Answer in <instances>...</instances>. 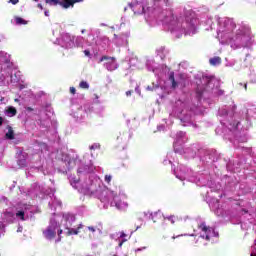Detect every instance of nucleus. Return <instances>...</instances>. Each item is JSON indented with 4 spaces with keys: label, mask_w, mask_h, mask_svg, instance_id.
<instances>
[{
    "label": "nucleus",
    "mask_w": 256,
    "mask_h": 256,
    "mask_svg": "<svg viewBox=\"0 0 256 256\" xmlns=\"http://www.w3.org/2000/svg\"><path fill=\"white\" fill-rule=\"evenodd\" d=\"M6 114H7L9 117H15V115H17V108H16V107H13V106H9V107L6 109Z\"/></svg>",
    "instance_id": "obj_12"
},
{
    "label": "nucleus",
    "mask_w": 256,
    "mask_h": 256,
    "mask_svg": "<svg viewBox=\"0 0 256 256\" xmlns=\"http://www.w3.org/2000/svg\"><path fill=\"white\" fill-rule=\"evenodd\" d=\"M101 149V144L95 143L90 146V151H99Z\"/></svg>",
    "instance_id": "obj_17"
},
{
    "label": "nucleus",
    "mask_w": 256,
    "mask_h": 256,
    "mask_svg": "<svg viewBox=\"0 0 256 256\" xmlns=\"http://www.w3.org/2000/svg\"><path fill=\"white\" fill-rule=\"evenodd\" d=\"M84 171H85L86 173H93V171H95V166H94V165L86 166V167L84 168Z\"/></svg>",
    "instance_id": "obj_19"
},
{
    "label": "nucleus",
    "mask_w": 256,
    "mask_h": 256,
    "mask_svg": "<svg viewBox=\"0 0 256 256\" xmlns=\"http://www.w3.org/2000/svg\"><path fill=\"white\" fill-rule=\"evenodd\" d=\"M95 98H96V99H99V96H97V94H95Z\"/></svg>",
    "instance_id": "obj_41"
},
{
    "label": "nucleus",
    "mask_w": 256,
    "mask_h": 256,
    "mask_svg": "<svg viewBox=\"0 0 256 256\" xmlns=\"http://www.w3.org/2000/svg\"><path fill=\"white\" fill-rule=\"evenodd\" d=\"M42 147H43L44 149H47V144H42Z\"/></svg>",
    "instance_id": "obj_37"
},
{
    "label": "nucleus",
    "mask_w": 256,
    "mask_h": 256,
    "mask_svg": "<svg viewBox=\"0 0 256 256\" xmlns=\"http://www.w3.org/2000/svg\"><path fill=\"white\" fill-rule=\"evenodd\" d=\"M103 61H106L104 63V67L107 69V71H115L119 67L115 57L104 55L100 58V63H103Z\"/></svg>",
    "instance_id": "obj_4"
},
{
    "label": "nucleus",
    "mask_w": 256,
    "mask_h": 256,
    "mask_svg": "<svg viewBox=\"0 0 256 256\" xmlns=\"http://www.w3.org/2000/svg\"><path fill=\"white\" fill-rule=\"evenodd\" d=\"M187 234H181V235H177V236H172V239H179V237H186Z\"/></svg>",
    "instance_id": "obj_25"
},
{
    "label": "nucleus",
    "mask_w": 256,
    "mask_h": 256,
    "mask_svg": "<svg viewBox=\"0 0 256 256\" xmlns=\"http://www.w3.org/2000/svg\"><path fill=\"white\" fill-rule=\"evenodd\" d=\"M115 203V207L116 209H118V211H123V209H125L127 207V204L121 200L114 202Z\"/></svg>",
    "instance_id": "obj_13"
},
{
    "label": "nucleus",
    "mask_w": 256,
    "mask_h": 256,
    "mask_svg": "<svg viewBox=\"0 0 256 256\" xmlns=\"http://www.w3.org/2000/svg\"><path fill=\"white\" fill-rule=\"evenodd\" d=\"M130 8L132 9L134 15H143V13H149V8L145 9V6L141 2H134L130 4Z\"/></svg>",
    "instance_id": "obj_5"
},
{
    "label": "nucleus",
    "mask_w": 256,
    "mask_h": 256,
    "mask_svg": "<svg viewBox=\"0 0 256 256\" xmlns=\"http://www.w3.org/2000/svg\"><path fill=\"white\" fill-rule=\"evenodd\" d=\"M83 1L85 0H45V3L50 7L60 5L63 9H69L70 7H75V3H83Z\"/></svg>",
    "instance_id": "obj_3"
},
{
    "label": "nucleus",
    "mask_w": 256,
    "mask_h": 256,
    "mask_svg": "<svg viewBox=\"0 0 256 256\" xmlns=\"http://www.w3.org/2000/svg\"><path fill=\"white\" fill-rule=\"evenodd\" d=\"M153 223H159V221H163V214L161 212H155L152 214Z\"/></svg>",
    "instance_id": "obj_10"
},
{
    "label": "nucleus",
    "mask_w": 256,
    "mask_h": 256,
    "mask_svg": "<svg viewBox=\"0 0 256 256\" xmlns=\"http://www.w3.org/2000/svg\"><path fill=\"white\" fill-rule=\"evenodd\" d=\"M198 229L202 231V233H204L200 235L202 239H205L206 241H211V227L207 226V223L201 222L200 224H198Z\"/></svg>",
    "instance_id": "obj_6"
},
{
    "label": "nucleus",
    "mask_w": 256,
    "mask_h": 256,
    "mask_svg": "<svg viewBox=\"0 0 256 256\" xmlns=\"http://www.w3.org/2000/svg\"><path fill=\"white\" fill-rule=\"evenodd\" d=\"M165 23H168L169 25H177V16L173 14V11H168V14L164 18Z\"/></svg>",
    "instance_id": "obj_8"
},
{
    "label": "nucleus",
    "mask_w": 256,
    "mask_h": 256,
    "mask_svg": "<svg viewBox=\"0 0 256 256\" xmlns=\"http://www.w3.org/2000/svg\"><path fill=\"white\" fill-rule=\"evenodd\" d=\"M168 221H170V222L172 223V225H173V224H175V222L177 221V217H175V216H170V217H168Z\"/></svg>",
    "instance_id": "obj_21"
},
{
    "label": "nucleus",
    "mask_w": 256,
    "mask_h": 256,
    "mask_svg": "<svg viewBox=\"0 0 256 256\" xmlns=\"http://www.w3.org/2000/svg\"><path fill=\"white\" fill-rule=\"evenodd\" d=\"M213 81H215V76L205 75L196 81V95L199 99L203 97V94L207 91V87H211V83H213Z\"/></svg>",
    "instance_id": "obj_2"
},
{
    "label": "nucleus",
    "mask_w": 256,
    "mask_h": 256,
    "mask_svg": "<svg viewBox=\"0 0 256 256\" xmlns=\"http://www.w3.org/2000/svg\"><path fill=\"white\" fill-rule=\"evenodd\" d=\"M120 237H121V239H123V238L127 237V234H125V232H121Z\"/></svg>",
    "instance_id": "obj_31"
},
{
    "label": "nucleus",
    "mask_w": 256,
    "mask_h": 256,
    "mask_svg": "<svg viewBox=\"0 0 256 256\" xmlns=\"http://www.w3.org/2000/svg\"><path fill=\"white\" fill-rule=\"evenodd\" d=\"M16 217L21 221H25V212L23 210L18 211L16 213Z\"/></svg>",
    "instance_id": "obj_16"
},
{
    "label": "nucleus",
    "mask_w": 256,
    "mask_h": 256,
    "mask_svg": "<svg viewBox=\"0 0 256 256\" xmlns=\"http://www.w3.org/2000/svg\"><path fill=\"white\" fill-rule=\"evenodd\" d=\"M10 2L12 3V5H17V3H19V0H10Z\"/></svg>",
    "instance_id": "obj_30"
},
{
    "label": "nucleus",
    "mask_w": 256,
    "mask_h": 256,
    "mask_svg": "<svg viewBox=\"0 0 256 256\" xmlns=\"http://www.w3.org/2000/svg\"><path fill=\"white\" fill-rule=\"evenodd\" d=\"M5 137L6 139H10V140L15 139V132L13 131V128L11 126H9L8 132L6 133Z\"/></svg>",
    "instance_id": "obj_14"
},
{
    "label": "nucleus",
    "mask_w": 256,
    "mask_h": 256,
    "mask_svg": "<svg viewBox=\"0 0 256 256\" xmlns=\"http://www.w3.org/2000/svg\"><path fill=\"white\" fill-rule=\"evenodd\" d=\"M169 81L171 82V89H176L179 87H181V89H185L187 87V84H185V80L177 82L175 80V72H170L169 74Z\"/></svg>",
    "instance_id": "obj_7"
},
{
    "label": "nucleus",
    "mask_w": 256,
    "mask_h": 256,
    "mask_svg": "<svg viewBox=\"0 0 256 256\" xmlns=\"http://www.w3.org/2000/svg\"><path fill=\"white\" fill-rule=\"evenodd\" d=\"M250 256H256V254H251Z\"/></svg>",
    "instance_id": "obj_42"
},
{
    "label": "nucleus",
    "mask_w": 256,
    "mask_h": 256,
    "mask_svg": "<svg viewBox=\"0 0 256 256\" xmlns=\"http://www.w3.org/2000/svg\"><path fill=\"white\" fill-rule=\"evenodd\" d=\"M44 14L46 17H49V11H45Z\"/></svg>",
    "instance_id": "obj_35"
},
{
    "label": "nucleus",
    "mask_w": 256,
    "mask_h": 256,
    "mask_svg": "<svg viewBox=\"0 0 256 256\" xmlns=\"http://www.w3.org/2000/svg\"><path fill=\"white\" fill-rule=\"evenodd\" d=\"M16 25H27V21L19 16L15 17Z\"/></svg>",
    "instance_id": "obj_15"
},
{
    "label": "nucleus",
    "mask_w": 256,
    "mask_h": 256,
    "mask_svg": "<svg viewBox=\"0 0 256 256\" xmlns=\"http://www.w3.org/2000/svg\"><path fill=\"white\" fill-rule=\"evenodd\" d=\"M244 89L245 91H247V84H244Z\"/></svg>",
    "instance_id": "obj_38"
},
{
    "label": "nucleus",
    "mask_w": 256,
    "mask_h": 256,
    "mask_svg": "<svg viewBox=\"0 0 256 256\" xmlns=\"http://www.w3.org/2000/svg\"><path fill=\"white\" fill-rule=\"evenodd\" d=\"M83 224H79L78 227L75 228H69L67 227V232L65 233L66 237H71V235H79L81 233V229H83Z\"/></svg>",
    "instance_id": "obj_9"
},
{
    "label": "nucleus",
    "mask_w": 256,
    "mask_h": 256,
    "mask_svg": "<svg viewBox=\"0 0 256 256\" xmlns=\"http://www.w3.org/2000/svg\"><path fill=\"white\" fill-rule=\"evenodd\" d=\"M175 153H181V151L177 148V143L174 144Z\"/></svg>",
    "instance_id": "obj_28"
},
{
    "label": "nucleus",
    "mask_w": 256,
    "mask_h": 256,
    "mask_svg": "<svg viewBox=\"0 0 256 256\" xmlns=\"http://www.w3.org/2000/svg\"><path fill=\"white\" fill-rule=\"evenodd\" d=\"M3 125V117L0 116V127Z\"/></svg>",
    "instance_id": "obj_32"
},
{
    "label": "nucleus",
    "mask_w": 256,
    "mask_h": 256,
    "mask_svg": "<svg viewBox=\"0 0 256 256\" xmlns=\"http://www.w3.org/2000/svg\"><path fill=\"white\" fill-rule=\"evenodd\" d=\"M82 33H85V30H82Z\"/></svg>",
    "instance_id": "obj_43"
},
{
    "label": "nucleus",
    "mask_w": 256,
    "mask_h": 256,
    "mask_svg": "<svg viewBox=\"0 0 256 256\" xmlns=\"http://www.w3.org/2000/svg\"><path fill=\"white\" fill-rule=\"evenodd\" d=\"M37 8H38V9H41V10H43V5H41V4H38V5H37Z\"/></svg>",
    "instance_id": "obj_33"
},
{
    "label": "nucleus",
    "mask_w": 256,
    "mask_h": 256,
    "mask_svg": "<svg viewBox=\"0 0 256 256\" xmlns=\"http://www.w3.org/2000/svg\"><path fill=\"white\" fill-rule=\"evenodd\" d=\"M125 241H127V239H124L122 242H120L119 247H121L123 245V243H125Z\"/></svg>",
    "instance_id": "obj_34"
},
{
    "label": "nucleus",
    "mask_w": 256,
    "mask_h": 256,
    "mask_svg": "<svg viewBox=\"0 0 256 256\" xmlns=\"http://www.w3.org/2000/svg\"><path fill=\"white\" fill-rule=\"evenodd\" d=\"M209 63L213 67H217V65H221V57L215 56L213 58H210Z\"/></svg>",
    "instance_id": "obj_11"
},
{
    "label": "nucleus",
    "mask_w": 256,
    "mask_h": 256,
    "mask_svg": "<svg viewBox=\"0 0 256 256\" xmlns=\"http://www.w3.org/2000/svg\"><path fill=\"white\" fill-rule=\"evenodd\" d=\"M114 39H117V34H114Z\"/></svg>",
    "instance_id": "obj_40"
},
{
    "label": "nucleus",
    "mask_w": 256,
    "mask_h": 256,
    "mask_svg": "<svg viewBox=\"0 0 256 256\" xmlns=\"http://www.w3.org/2000/svg\"><path fill=\"white\" fill-rule=\"evenodd\" d=\"M131 95H133V90L126 91V96L127 97H131Z\"/></svg>",
    "instance_id": "obj_26"
},
{
    "label": "nucleus",
    "mask_w": 256,
    "mask_h": 256,
    "mask_svg": "<svg viewBox=\"0 0 256 256\" xmlns=\"http://www.w3.org/2000/svg\"><path fill=\"white\" fill-rule=\"evenodd\" d=\"M18 167H15V169H19L21 167V164L17 162Z\"/></svg>",
    "instance_id": "obj_36"
},
{
    "label": "nucleus",
    "mask_w": 256,
    "mask_h": 256,
    "mask_svg": "<svg viewBox=\"0 0 256 256\" xmlns=\"http://www.w3.org/2000/svg\"><path fill=\"white\" fill-rule=\"evenodd\" d=\"M28 111H33V109L31 107L28 108Z\"/></svg>",
    "instance_id": "obj_39"
},
{
    "label": "nucleus",
    "mask_w": 256,
    "mask_h": 256,
    "mask_svg": "<svg viewBox=\"0 0 256 256\" xmlns=\"http://www.w3.org/2000/svg\"><path fill=\"white\" fill-rule=\"evenodd\" d=\"M70 93L75 95L77 93V89H75V87H70Z\"/></svg>",
    "instance_id": "obj_24"
},
{
    "label": "nucleus",
    "mask_w": 256,
    "mask_h": 256,
    "mask_svg": "<svg viewBox=\"0 0 256 256\" xmlns=\"http://www.w3.org/2000/svg\"><path fill=\"white\" fill-rule=\"evenodd\" d=\"M63 219H64V221H69V219H71L72 221H75V216H73L71 214H64Z\"/></svg>",
    "instance_id": "obj_20"
},
{
    "label": "nucleus",
    "mask_w": 256,
    "mask_h": 256,
    "mask_svg": "<svg viewBox=\"0 0 256 256\" xmlns=\"http://www.w3.org/2000/svg\"><path fill=\"white\" fill-rule=\"evenodd\" d=\"M79 87L80 89H89V83H87V81H81Z\"/></svg>",
    "instance_id": "obj_18"
},
{
    "label": "nucleus",
    "mask_w": 256,
    "mask_h": 256,
    "mask_svg": "<svg viewBox=\"0 0 256 256\" xmlns=\"http://www.w3.org/2000/svg\"><path fill=\"white\" fill-rule=\"evenodd\" d=\"M43 235L46 239H55L56 235L58 238L56 243L61 242V235H63V229H59V223L55 219L50 220L49 226L43 231Z\"/></svg>",
    "instance_id": "obj_1"
},
{
    "label": "nucleus",
    "mask_w": 256,
    "mask_h": 256,
    "mask_svg": "<svg viewBox=\"0 0 256 256\" xmlns=\"http://www.w3.org/2000/svg\"><path fill=\"white\" fill-rule=\"evenodd\" d=\"M88 231H91V233H95V227L88 226Z\"/></svg>",
    "instance_id": "obj_29"
},
{
    "label": "nucleus",
    "mask_w": 256,
    "mask_h": 256,
    "mask_svg": "<svg viewBox=\"0 0 256 256\" xmlns=\"http://www.w3.org/2000/svg\"><path fill=\"white\" fill-rule=\"evenodd\" d=\"M84 55H86V57H90L91 52L89 50H84Z\"/></svg>",
    "instance_id": "obj_27"
},
{
    "label": "nucleus",
    "mask_w": 256,
    "mask_h": 256,
    "mask_svg": "<svg viewBox=\"0 0 256 256\" xmlns=\"http://www.w3.org/2000/svg\"><path fill=\"white\" fill-rule=\"evenodd\" d=\"M111 179H112V177H111V175H106L105 176V181H106V183H111Z\"/></svg>",
    "instance_id": "obj_23"
},
{
    "label": "nucleus",
    "mask_w": 256,
    "mask_h": 256,
    "mask_svg": "<svg viewBox=\"0 0 256 256\" xmlns=\"http://www.w3.org/2000/svg\"><path fill=\"white\" fill-rule=\"evenodd\" d=\"M155 89H159V86H148L147 91H155Z\"/></svg>",
    "instance_id": "obj_22"
}]
</instances>
